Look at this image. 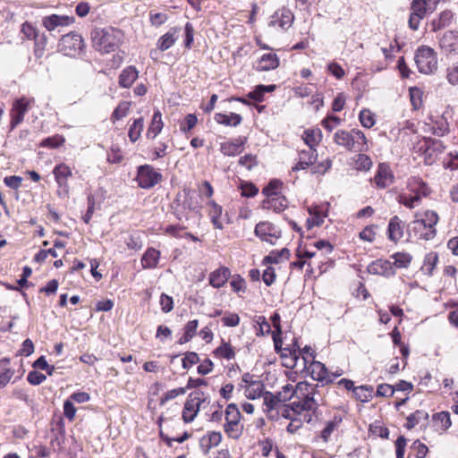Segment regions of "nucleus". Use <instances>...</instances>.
<instances>
[{
	"mask_svg": "<svg viewBox=\"0 0 458 458\" xmlns=\"http://www.w3.org/2000/svg\"><path fill=\"white\" fill-rule=\"evenodd\" d=\"M296 401L291 403V410L296 413L311 411L315 413L319 405L323 403V395L318 390V384H310L306 381L299 382L295 386Z\"/></svg>",
	"mask_w": 458,
	"mask_h": 458,
	"instance_id": "obj_1",
	"label": "nucleus"
},
{
	"mask_svg": "<svg viewBox=\"0 0 458 458\" xmlns=\"http://www.w3.org/2000/svg\"><path fill=\"white\" fill-rule=\"evenodd\" d=\"M439 220L436 211L426 210L415 215V219L409 225V231L420 240L429 241L437 235L436 225Z\"/></svg>",
	"mask_w": 458,
	"mask_h": 458,
	"instance_id": "obj_2",
	"label": "nucleus"
},
{
	"mask_svg": "<svg viewBox=\"0 0 458 458\" xmlns=\"http://www.w3.org/2000/svg\"><path fill=\"white\" fill-rule=\"evenodd\" d=\"M91 38L98 51L109 54L119 47L123 40V33L114 27L95 29L91 33Z\"/></svg>",
	"mask_w": 458,
	"mask_h": 458,
	"instance_id": "obj_3",
	"label": "nucleus"
},
{
	"mask_svg": "<svg viewBox=\"0 0 458 458\" xmlns=\"http://www.w3.org/2000/svg\"><path fill=\"white\" fill-rule=\"evenodd\" d=\"M334 142L352 152H364L369 149L366 136L359 129L338 130L334 134Z\"/></svg>",
	"mask_w": 458,
	"mask_h": 458,
	"instance_id": "obj_4",
	"label": "nucleus"
},
{
	"mask_svg": "<svg viewBox=\"0 0 458 458\" xmlns=\"http://www.w3.org/2000/svg\"><path fill=\"white\" fill-rule=\"evenodd\" d=\"M414 60L420 73L432 74L437 70V55L430 47H419L415 52Z\"/></svg>",
	"mask_w": 458,
	"mask_h": 458,
	"instance_id": "obj_5",
	"label": "nucleus"
},
{
	"mask_svg": "<svg viewBox=\"0 0 458 458\" xmlns=\"http://www.w3.org/2000/svg\"><path fill=\"white\" fill-rule=\"evenodd\" d=\"M241 412L234 403L227 405L225 411V423L224 425V430L228 437L233 439H238L243 431V427L241 424Z\"/></svg>",
	"mask_w": 458,
	"mask_h": 458,
	"instance_id": "obj_6",
	"label": "nucleus"
},
{
	"mask_svg": "<svg viewBox=\"0 0 458 458\" xmlns=\"http://www.w3.org/2000/svg\"><path fill=\"white\" fill-rule=\"evenodd\" d=\"M198 205L191 194V190L184 188L182 193H178L174 202V214L178 220H187L188 211L197 209Z\"/></svg>",
	"mask_w": 458,
	"mask_h": 458,
	"instance_id": "obj_7",
	"label": "nucleus"
},
{
	"mask_svg": "<svg viewBox=\"0 0 458 458\" xmlns=\"http://www.w3.org/2000/svg\"><path fill=\"white\" fill-rule=\"evenodd\" d=\"M84 47L85 44L82 37L74 31L64 35L58 43L59 51L69 56L81 54Z\"/></svg>",
	"mask_w": 458,
	"mask_h": 458,
	"instance_id": "obj_8",
	"label": "nucleus"
},
{
	"mask_svg": "<svg viewBox=\"0 0 458 458\" xmlns=\"http://www.w3.org/2000/svg\"><path fill=\"white\" fill-rule=\"evenodd\" d=\"M136 182L141 189H151L162 180V174L150 165H142L137 168Z\"/></svg>",
	"mask_w": 458,
	"mask_h": 458,
	"instance_id": "obj_9",
	"label": "nucleus"
},
{
	"mask_svg": "<svg viewBox=\"0 0 458 458\" xmlns=\"http://www.w3.org/2000/svg\"><path fill=\"white\" fill-rule=\"evenodd\" d=\"M254 233L260 241L266 242L270 245L276 244L277 241L282 237L281 229L268 221L258 223L255 226Z\"/></svg>",
	"mask_w": 458,
	"mask_h": 458,
	"instance_id": "obj_10",
	"label": "nucleus"
},
{
	"mask_svg": "<svg viewBox=\"0 0 458 458\" xmlns=\"http://www.w3.org/2000/svg\"><path fill=\"white\" fill-rule=\"evenodd\" d=\"M33 102V98H27L25 97L14 101L11 110V130L14 129L23 121L25 114L28 112L30 104Z\"/></svg>",
	"mask_w": 458,
	"mask_h": 458,
	"instance_id": "obj_11",
	"label": "nucleus"
},
{
	"mask_svg": "<svg viewBox=\"0 0 458 458\" xmlns=\"http://www.w3.org/2000/svg\"><path fill=\"white\" fill-rule=\"evenodd\" d=\"M74 22L73 16L51 14L42 19V26L48 31H60L61 28L68 27Z\"/></svg>",
	"mask_w": 458,
	"mask_h": 458,
	"instance_id": "obj_12",
	"label": "nucleus"
},
{
	"mask_svg": "<svg viewBox=\"0 0 458 458\" xmlns=\"http://www.w3.org/2000/svg\"><path fill=\"white\" fill-rule=\"evenodd\" d=\"M294 20V16L290 9L283 7L278 9L274 13V14L270 17V21L268 22L269 27H279L284 30L289 29Z\"/></svg>",
	"mask_w": 458,
	"mask_h": 458,
	"instance_id": "obj_13",
	"label": "nucleus"
},
{
	"mask_svg": "<svg viewBox=\"0 0 458 458\" xmlns=\"http://www.w3.org/2000/svg\"><path fill=\"white\" fill-rule=\"evenodd\" d=\"M411 14L409 18V27L417 30L420 27V21L427 14V2L426 0H412L411 4Z\"/></svg>",
	"mask_w": 458,
	"mask_h": 458,
	"instance_id": "obj_14",
	"label": "nucleus"
},
{
	"mask_svg": "<svg viewBox=\"0 0 458 458\" xmlns=\"http://www.w3.org/2000/svg\"><path fill=\"white\" fill-rule=\"evenodd\" d=\"M394 176L390 166L387 164H379L377 173L374 176V182L379 189H385L393 184Z\"/></svg>",
	"mask_w": 458,
	"mask_h": 458,
	"instance_id": "obj_15",
	"label": "nucleus"
},
{
	"mask_svg": "<svg viewBox=\"0 0 458 458\" xmlns=\"http://www.w3.org/2000/svg\"><path fill=\"white\" fill-rule=\"evenodd\" d=\"M368 271L372 275L383 276L390 277L395 275V268L394 264L386 259H377L371 262L368 267Z\"/></svg>",
	"mask_w": 458,
	"mask_h": 458,
	"instance_id": "obj_16",
	"label": "nucleus"
},
{
	"mask_svg": "<svg viewBox=\"0 0 458 458\" xmlns=\"http://www.w3.org/2000/svg\"><path fill=\"white\" fill-rule=\"evenodd\" d=\"M439 47L446 54H458V31H445L439 38Z\"/></svg>",
	"mask_w": 458,
	"mask_h": 458,
	"instance_id": "obj_17",
	"label": "nucleus"
},
{
	"mask_svg": "<svg viewBox=\"0 0 458 458\" xmlns=\"http://www.w3.org/2000/svg\"><path fill=\"white\" fill-rule=\"evenodd\" d=\"M305 369H307L310 377L316 381L323 384H328L333 381L326 366L319 361H310Z\"/></svg>",
	"mask_w": 458,
	"mask_h": 458,
	"instance_id": "obj_18",
	"label": "nucleus"
},
{
	"mask_svg": "<svg viewBox=\"0 0 458 458\" xmlns=\"http://www.w3.org/2000/svg\"><path fill=\"white\" fill-rule=\"evenodd\" d=\"M181 33L179 27L170 28L167 32L162 35L157 41L158 50L166 51L171 48L178 40Z\"/></svg>",
	"mask_w": 458,
	"mask_h": 458,
	"instance_id": "obj_19",
	"label": "nucleus"
},
{
	"mask_svg": "<svg viewBox=\"0 0 458 458\" xmlns=\"http://www.w3.org/2000/svg\"><path fill=\"white\" fill-rule=\"evenodd\" d=\"M247 141L245 137H239L231 141L223 142L220 145V151L225 156L234 157L242 153L243 145Z\"/></svg>",
	"mask_w": 458,
	"mask_h": 458,
	"instance_id": "obj_20",
	"label": "nucleus"
},
{
	"mask_svg": "<svg viewBox=\"0 0 458 458\" xmlns=\"http://www.w3.org/2000/svg\"><path fill=\"white\" fill-rule=\"evenodd\" d=\"M288 207L287 199L281 193L273 195V197L267 198L262 202V208L264 209H270L276 213L284 211Z\"/></svg>",
	"mask_w": 458,
	"mask_h": 458,
	"instance_id": "obj_21",
	"label": "nucleus"
},
{
	"mask_svg": "<svg viewBox=\"0 0 458 458\" xmlns=\"http://www.w3.org/2000/svg\"><path fill=\"white\" fill-rule=\"evenodd\" d=\"M222 440V435L217 431H210L199 439V447L201 451L207 454L210 449L217 446Z\"/></svg>",
	"mask_w": 458,
	"mask_h": 458,
	"instance_id": "obj_22",
	"label": "nucleus"
},
{
	"mask_svg": "<svg viewBox=\"0 0 458 458\" xmlns=\"http://www.w3.org/2000/svg\"><path fill=\"white\" fill-rule=\"evenodd\" d=\"M407 188L412 194L418 196L420 200L422 197H428L431 193L428 185L419 177L411 178L408 182Z\"/></svg>",
	"mask_w": 458,
	"mask_h": 458,
	"instance_id": "obj_23",
	"label": "nucleus"
},
{
	"mask_svg": "<svg viewBox=\"0 0 458 458\" xmlns=\"http://www.w3.org/2000/svg\"><path fill=\"white\" fill-rule=\"evenodd\" d=\"M161 253L153 247L146 250L141 257L140 263L144 269H154L157 267Z\"/></svg>",
	"mask_w": 458,
	"mask_h": 458,
	"instance_id": "obj_24",
	"label": "nucleus"
},
{
	"mask_svg": "<svg viewBox=\"0 0 458 458\" xmlns=\"http://www.w3.org/2000/svg\"><path fill=\"white\" fill-rule=\"evenodd\" d=\"M139 77V71L133 65L124 68L120 75L118 83L121 88L129 89Z\"/></svg>",
	"mask_w": 458,
	"mask_h": 458,
	"instance_id": "obj_25",
	"label": "nucleus"
},
{
	"mask_svg": "<svg viewBox=\"0 0 458 458\" xmlns=\"http://www.w3.org/2000/svg\"><path fill=\"white\" fill-rule=\"evenodd\" d=\"M53 174L59 187L67 188V181L72 175L71 168L64 163L55 166Z\"/></svg>",
	"mask_w": 458,
	"mask_h": 458,
	"instance_id": "obj_26",
	"label": "nucleus"
},
{
	"mask_svg": "<svg viewBox=\"0 0 458 458\" xmlns=\"http://www.w3.org/2000/svg\"><path fill=\"white\" fill-rule=\"evenodd\" d=\"M231 275L230 270L225 267H221L209 275V284L214 288H220L225 285Z\"/></svg>",
	"mask_w": 458,
	"mask_h": 458,
	"instance_id": "obj_27",
	"label": "nucleus"
},
{
	"mask_svg": "<svg viewBox=\"0 0 458 458\" xmlns=\"http://www.w3.org/2000/svg\"><path fill=\"white\" fill-rule=\"evenodd\" d=\"M387 234L389 240L394 242H396L403 237V222L397 216H394L390 219L387 228Z\"/></svg>",
	"mask_w": 458,
	"mask_h": 458,
	"instance_id": "obj_28",
	"label": "nucleus"
},
{
	"mask_svg": "<svg viewBox=\"0 0 458 458\" xmlns=\"http://www.w3.org/2000/svg\"><path fill=\"white\" fill-rule=\"evenodd\" d=\"M279 65V59L276 54H265L263 55L256 67L258 71H269L277 68Z\"/></svg>",
	"mask_w": 458,
	"mask_h": 458,
	"instance_id": "obj_29",
	"label": "nucleus"
},
{
	"mask_svg": "<svg viewBox=\"0 0 458 458\" xmlns=\"http://www.w3.org/2000/svg\"><path fill=\"white\" fill-rule=\"evenodd\" d=\"M434 427L437 431L445 432L452 425L450 413L448 411H440L435 413L432 417Z\"/></svg>",
	"mask_w": 458,
	"mask_h": 458,
	"instance_id": "obj_30",
	"label": "nucleus"
},
{
	"mask_svg": "<svg viewBox=\"0 0 458 458\" xmlns=\"http://www.w3.org/2000/svg\"><path fill=\"white\" fill-rule=\"evenodd\" d=\"M302 139L310 148H316L322 140V132L318 128H311L304 131Z\"/></svg>",
	"mask_w": 458,
	"mask_h": 458,
	"instance_id": "obj_31",
	"label": "nucleus"
},
{
	"mask_svg": "<svg viewBox=\"0 0 458 458\" xmlns=\"http://www.w3.org/2000/svg\"><path fill=\"white\" fill-rule=\"evenodd\" d=\"M164 123L162 121L161 112L159 110H157L154 112V114L152 116L151 123L147 131V136L151 139L156 138L161 132Z\"/></svg>",
	"mask_w": 458,
	"mask_h": 458,
	"instance_id": "obj_32",
	"label": "nucleus"
},
{
	"mask_svg": "<svg viewBox=\"0 0 458 458\" xmlns=\"http://www.w3.org/2000/svg\"><path fill=\"white\" fill-rule=\"evenodd\" d=\"M214 119L217 123L233 127L239 125L242 120V116L235 113H231L230 114L217 113L215 114Z\"/></svg>",
	"mask_w": 458,
	"mask_h": 458,
	"instance_id": "obj_33",
	"label": "nucleus"
},
{
	"mask_svg": "<svg viewBox=\"0 0 458 458\" xmlns=\"http://www.w3.org/2000/svg\"><path fill=\"white\" fill-rule=\"evenodd\" d=\"M428 419V413L423 410H418L407 417L406 428L411 429L419 424L425 425Z\"/></svg>",
	"mask_w": 458,
	"mask_h": 458,
	"instance_id": "obj_34",
	"label": "nucleus"
},
{
	"mask_svg": "<svg viewBox=\"0 0 458 458\" xmlns=\"http://www.w3.org/2000/svg\"><path fill=\"white\" fill-rule=\"evenodd\" d=\"M245 396L248 399H257L264 394V385L261 381H253L250 385L245 386Z\"/></svg>",
	"mask_w": 458,
	"mask_h": 458,
	"instance_id": "obj_35",
	"label": "nucleus"
},
{
	"mask_svg": "<svg viewBox=\"0 0 458 458\" xmlns=\"http://www.w3.org/2000/svg\"><path fill=\"white\" fill-rule=\"evenodd\" d=\"M188 398H191L193 402L191 403L194 404V410L196 411V413L198 414L200 409H206L207 406L209 405L210 401L205 397L204 393L200 391H195L191 393L188 395Z\"/></svg>",
	"mask_w": 458,
	"mask_h": 458,
	"instance_id": "obj_36",
	"label": "nucleus"
},
{
	"mask_svg": "<svg viewBox=\"0 0 458 458\" xmlns=\"http://www.w3.org/2000/svg\"><path fill=\"white\" fill-rule=\"evenodd\" d=\"M209 206V216L212 224L216 228L222 229L223 224L220 221V216L222 215V207L216 204L214 200H210L208 202Z\"/></svg>",
	"mask_w": 458,
	"mask_h": 458,
	"instance_id": "obj_37",
	"label": "nucleus"
},
{
	"mask_svg": "<svg viewBox=\"0 0 458 458\" xmlns=\"http://www.w3.org/2000/svg\"><path fill=\"white\" fill-rule=\"evenodd\" d=\"M198 327L199 321L197 319L189 321L184 327L183 335L178 340V344H183L190 342L196 335Z\"/></svg>",
	"mask_w": 458,
	"mask_h": 458,
	"instance_id": "obj_38",
	"label": "nucleus"
},
{
	"mask_svg": "<svg viewBox=\"0 0 458 458\" xmlns=\"http://www.w3.org/2000/svg\"><path fill=\"white\" fill-rule=\"evenodd\" d=\"M438 255L437 252L431 251L425 256L423 266L421 267L424 274L432 276L433 271L437 264Z\"/></svg>",
	"mask_w": 458,
	"mask_h": 458,
	"instance_id": "obj_39",
	"label": "nucleus"
},
{
	"mask_svg": "<svg viewBox=\"0 0 458 458\" xmlns=\"http://www.w3.org/2000/svg\"><path fill=\"white\" fill-rule=\"evenodd\" d=\"M290 257V250L287 248H283L281 250H272L267 256L265 257L264 262L269 264H277L283 259H288Z\"/></svg>",
	"mask_w": 458,
	"mask_h": 458,
	"instance_id": "obj_40",
	"label": "nucleus"
},
{
	"mask_svg": "<svg viewBox=\"0 0 458 458\" xmlns=\"http://www.w3.org/2000/svg\"><path fill=\"white\" fill-rule=\"evenodd\" d=\"M34 40V55L37 58H41L45 53V49L47 44V37L45 33H37V36L33 38Z\"/></svg>",
	"mask_w": 458,
	"mask_h": 458,
	"instance_id": "obj_41",
	"label": "nucleus"
},
{
	"mask_svg": "<svg viewBox=\"0 0 458 458\" xmlns=\"http://www.w3.org/2000/svg\"><path fill=\"white\" fill-rule=\"evenodd\" d=\"M310 217L306 220V226L309 230L314 226H320L324 223V216L317 210V208H308Z\"/></svg>",
	"mask_w": 458,
	"mask_h": 458,
	"instance_id": "obj_42",
	"label": "nucleus"
},
{
	"mask_svg": "<svg viewBox=\"0 0 458 458\" xmlns=\"http://www.w3.org/2000/svg\"><path fill=\"white\" fill-rule=\"evenodd\" d=\"M428 453V447L419 440L412 443L407 458H425Z\"/></svg>",
	"mask_w": 458,
	"mask_h": 458,
	"instance_id": "obj_43",
	"label": "nucleus"
},
{
	"mask_svg": "<svg viewBox=\"0 0 458 458\" xmlns=\"http://www.w3.org/2000/svg\"><path fill=\"white\" fill-rule=\"evenodd\" d=\"M144 127V121L142 117L135 119L133 123L130 126L128 136L131 142H135L140 137Z\"/></svg>",
	"mask_w": 458,
	"mask_h": 458,
	"instance_id": "obj_44",
	"label": "nucleus"
},
{
	"mask_svg": "<svg viewBox=\"0 0 458 458\" xmlns=\"http://www.w3.org/2000/svg\"><path fill=\"white\" fill-rule=\"evenodd\" d=\"M191 402H193L191 398L187 397L182 409V417L185 423L192 422L197 416L196 411L194 410V404L191 403Z\"/></svg>",
	"mask_w": 458,
	"mask_h": 458,
	"instance_id": "obj_45",
	"label": "nucleus"
},
{
	"mask_svg": "<svg viewBox=\"0 0 458 458\" xmlns=\"http://www.w3.org/2000/svg\"><path fill=\"white\" fill-rule=\"evenodd\" d=\"M373 387L371 386H360L353 389L355 397L362 402H369L372 396Z\"/></svg>",
	"mask_w": 458,
	"mask_h": 458,
	"instance_id": "obj_46",
	"label": "nucleus"
},
{
	"mask_svg": "<svg viewBox=\"0 0 458 458\" xmlns=\"http://www.w3.org/2000/svg\"><path fill=\"white\" fill-rule=\"evenodd\" d=\"M130 106L131 103L128 101L120 102L111 115L112 122L114 123L125 117L129 113Z\"/></svg>",
	"mask_w": 458,
	"mask_h": 458,
	"instance_id": "obj_47",
	"label": "nucleus"
},
{
	"mask_svg": "<svg viewBox=\"0 0 458 458\" xmlns=\"http://www.w3.org/2000/svg\"><path fill=\"white\" fill-rule=\"evenodd\" d=\"M215 355L225 360H232L235 357V352L228 343H223L219 347H217L215 352Z\"/></svg>",
	"mask_w": 458,
	"mask_h": 458,
	"instance_id": "obj_48",
	"label": "nucleus"
},
{
	"mask_svg": "<svg viewBox=\"0 0 458 458\" xmlns=\"http://www.w3.org/2000/svg\"><path fill=\"white\" fill-rule=\"evenodd\" d=\"M284 352H288L289 359L285 360L284 366L291 369H298L301 366V358L297 354V349L284 348Z\"/></svg>",
	"mask_w": 458,
	"mask_h": 458,
	"instance_id": "obj_49",
	"label": "nucleus"
},
{
	"mask_svg": "<svg viewBox=\"0 0 458 458\" xmlns=\"http://www.w3.org/2000/svg\"><path fill=\"white\" fill-rule=\"evenodd\" d=\"M430 130L435 134L442 136L449 131V125L444 117H440L433 122Z\"/></svg>",
	"mask_w": 458,
	"mask_h": 458,
	"instance_id": "obj_50",
	"label": "nucleus"
},
{
	"mask_svg": "<svg viewBox=\"0 0 458 458\" xmlns=\"http://www.w3.org/2000/svg\"><path fill=\"white\" fill-rule=\"evenodd\" d=\"M398 201L400 204L405 206L410 209L414 208L415 207L420 204V199H419L418 196H415L414 194H400L398 197Z\"/></svg>",
	"mask_w": 458,
	"mask_h": 458,
	"instance_id": "obj_51",
	"label": "nucleus"
},
{
	"mask_svg": "<svg viewBox=\"0 0 458 458\" xmlns=\"http://www.w3.org/2000/svg\"><path fill=\"white\" fill-rule=\"evenodd\" d=\"M392 258L394 260L393 263L394 267H408L412 259L409 253L405 252H397Z\"/></svg>",
	"mask_w": 458,
	"mask_h": 458,
	"instance_id": "obj_52",
	"label": "nucleus"
},
{
	"mask_svg": "<svg viewBox=\"0 0 458 458\" xmlns=\"http://www.w3.org/2000/svg\"><path fill=\"white\" fill-rule=\"evenodd\" d=\"M372 166L370 157L360 152L355 158V168L360 171H368Z\"/></svg>",
	"mask_w": 458,
	"mask_h": 458,
	"instance_id": "obj_53",
	"label": "nucleus"
},
{
	"mask_svg": "<svg viewBox=\"0 0 458 458\" xmlns=\"http://www.w3.org/2000/svg\"><path fill=\"white\" fill-rule=\"evenodd\" d=\"M369 432L375 436L384 439H387L389 437V430L384 427L380 421H375L369 426Z\"/></svg>",
	"mask_w": 458,
	"mask_h": 458,
	"instance_id": "obj_54",
	"label": "nucleus"
},
{
	"mask_svg": "<svg viewBox=\"0 0 458 458\" xmlns=\"http://www.w3.org/2000/svg\"><path fill=\"white\" fill-rule=\"evenodd\" d=\"M297 354L301 358L302 369H306L310 361H315L313 351L309 346H305L302 350H297Z\"/></svg>",
	"mask_w": 458,
	"mask_h": 458,
	"instance_id": "obj_55",
	"label": "nucleus"
},
{
	"mask_svg": "<svg viewBox=\"0 0 458 458\" xmlns=\"http://www.w3.org/2000/svg\"><path fill=\"white\" fill-rule=\"evenodd\" d=\"M185 393H186L185 387H178V388L169 390L166 393H165L163 394V396L160 398L159 404L164 405L168 401L173 400L179 395H183Z\"/></svg>",
	"mask_w": 458,
	"mask_h": 458,
	"instance_id": "obj_56",
	"label": "nucleus"
},
{
	"mask_svg": "<svg viewBox=\"0 0 458 458\" xmlns=\"http://www.w3.org/2000/svg\"><path fill=\"white\" fill-rule=\"evenodd\" d=\"M263 405L265 406L264 410L268 412L276 409L279 403L278 400H276V396H274V394L265 392L263 394Z\"/></svg>",
	"mask_w": 458,
	"mask_h": 458,
	"instance_id": "obj_57",
	"label": "nucleus"
},
{
	"mask_svg": "<svg viewBox=\"0 0 458 458\" xmlns=\"http://www.w3.org/2000/svg\"><path fill=\"white\" fill-rule=\"evenodd\" d=\"M359 119L363 127L371 128L375 124L374 114L368 109H363L359 114Z\"/></svg>",
	"mask_w": 458,
	"mask_h": 458,
	"instance_id": "obj_58",
	"label": "nucleus"
},
{
	"mask_svg": "<svg viewBox=\"0 0 458 458\" xmlns=\"http://www.w3.org/2000/svg\"><path fill=\"white\" fill-rule=\"evenodd\" d=\"M211 413L208 417V420L211 422H221L225 412L222 411V406L216 403L210 406Z\"/></svg>",
	"mask_w": 458,
	"mask_h": 458,
	"instance_id": "obj_59",
	"label": "nucleus"
},
{
	"mask_svg": "<svg viewBox=\"0 0 458 458\" xmlns=\"http://www.w3.org/2000/svg\"><path fill=\"white\" fill-rule=\"evenodd\" d=\"M64 142V139L62 136L55 135L53 137H48V138L44 139L41 141L40 146L44 147V148H55L60 147L61 145H63Z\"/></svg>",
	"mask_w": 458,
	"mask_h": 458,
	"instance_id": "obj_60",
	"label": "nucleus"
},
{
	"mask_svg": "<svg viewBox=\"0 0 458 458\" xmlns=\"http://www.w3.org/2000/svg\"><path fill=\"white\" fill-rule=\"evenodd\" d=\"M283 185L279 180H272L262 191V193L267 198L273 197V195L279 194L278 189Z\"/></svg>",
	"mask_w": 458,
	"mask_h": 458,
	"instance_id": "obj_61",
	"label": "nucleus"
},
{
	"mask_svg": "<svg viewBox=\"0 0 458 458\" xmlns=\"http://www.w3.org/2000/svg\"><path fill=\"white\" fill-rule=\"evenodd\" d=\"M238 163L246 169L251 170L258 165L257 157L251 154H247L240 157Z\"/></svg>",
	"mask_w": 458,
	"mask_h": 458,
	"instance_id": "obj_62",
	"label": "nucleus"
},
{
	"mask_svg": "<svg viewBox=\"0 0 458 458\" xmlns=\"http://www.w3.org/2000/svg\"><path fill=\"white\" fill-rule=\"evenodd\" d=\"M21 32L24 35L25 38L31 40L37 36L38 30L31 23L25 21L21 25Z\"/></svg>",
	"mask_w": 458,
	"mask_h": 458,
	"instance_id": "obj_63",
	"label": "nucleus"
},
{
	"mask_svg": "<svg viewBox=\"0 0 458 458\" xmlns=\"http://www.w3.org/2000/svg\"><path fill=\"white\" fill-rule=\"evenodd\" d=\"M446 79L452 85H458V62L447 69Z\"/></svg>",
	"mask_w": 458,
	"mask_h": 458,
	"instance_id": "obj_64",
	"label": "nucleus"
}]
</instances>
